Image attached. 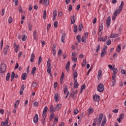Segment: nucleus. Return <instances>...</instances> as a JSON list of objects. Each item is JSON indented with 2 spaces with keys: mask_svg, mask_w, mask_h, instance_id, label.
<instances>
[{
  "mask_svg": "<svg viewBox=\"0 0 126 126\" xmlns=\"http://www.w3.org/2000/svg\"><path fill=\"white\" fill-rule=\"evenodd\" d=\"M103 116L104 115L103 114V113H100L98 118L96 117L95 119H94V122L93 124V126H96V124H97V126L100 125V124H101V122H102Z\"/></svg>",
  "mask_w": 126,
  "mask_h": 126,
  "instance_id": "obj_1",
  "label": "nucleus"
},
{
  "mask_svg": "<svg viewBox=\"0 0 126 126\" xmlns=\"http://www.w3.org/2000/svg\"><path fill=\"white\" fill-rule=\"evenodd\" d=\"M124 3H125L124 2V1H121V4L120 6L119 7V9L116 10L114 13V16H117L118 14L121 13V12L122 11V10H123V8L124 7Z\"/></svg>",
  "mask_w": 126,
  "mask_h": 126,
  "instance_id": "obj_2",
  "label": "nucleus"
},
{
  "mask_svg": "<svg viewBox=\"0 0 126 126\" xmlns=\"http://www.w3.org/2000/svg\"><path fill=\"white\" fill-rule=\"evenodd\" d=\"M6 71V64L1 63L0 65V73H4Z\"/></svg>",
  "mask_w": 126,
  "mask_h": 126,
  "instance_id": "obj_3",
  "label": "nucleus"
},
{
  "mask_svg": "<svg viewBox=\"0 0 126 126\" xmlns=\"http://www.w3.org/2000/svg\"><path fill=\"white\" fill-rule=\"evenodd\" d=\"M47 66L48 67L47 72L50 73L52 71V65H51V59H49L47 61Z\"/></svg>",
  "mask_w": 126,
  "mask_h": 126,
  "instance_id": "obj_4",
  "label": "nucleus"
},
{
  "mask_svg": "<svg viewBox=\"0 0 126 126\" xmlns=\"http://www.w3.org/2000/svg\"><path fill=\"white\" fill-rule=\"evenodd\" d=\"M97 91L98 92H103L104 91V85L100 83L97 87Z\"/></svg>",
  "mask_w": 126,
  "mask_h": 126,
  "instance_id": "obj_5",
  "label": "nucleus"
},
{
  "mask_svg": "<svg viewBox=\"0 0 126 126\" xmlns=\"http://www.w3.org/2000/svg\"><path fill=\"white\" fill-rule=\"evenodd\" d=\"M98 41L100 42H106V39L103 38V36H102V32H98Z\"/></svg>",
  "mask_w": 126,
  "mask_h": 126,
  "instance_id": "obj_6",
  "label": "nucleus"
},
{
  "mask_svg": "<svg viewBox=\"0 0 126 126\" xmlns=\"http://www.w3.org/2000/svg\"><path fill=\"white\" fill-rule=\"evenodd\" d=\"M106 25L107 28H109V25L111 24V16H108L106 19Z\"/></svg>",
  "mask_w": 126,
  "mask_h": 126,
  "instance_id": "obj_7",
  "label": "nucleus"
},
{
  "mask_svg": "<svg viewBox=\"0 0 126 126\" xmlns=\"http://www.w3.org/2000/svg\"><path fill=\"white\" fill-rule=\"evenodd\" d=\"M14 77H15V78H17L18 77V75H15V73H14V71H13L11 76V81H13Z\"/></svg>",
  "mask_w": 126,
  "mask_h": 126,
  "instance_id": "obj_8",
  "label": "nucleus"
},
{
  "mask_svg": "<svg viewBox=\"0 0 126 126\" xmlns=\"http://www.w3.org/2000/svg\"><path fill=\"white\" fill-rule=\"evenodd\" d=\"M57 15H58V11H57V10H55L53 11V21H55L56 20V19H57Z\"/></svg>",
  "mask_w": 126,
  "mask_h": 126,
  "instance_id": "obj_9",
  "label": "nucleus"
},
{
  "mask_svg": "<svg viewBox=\"0 0 126 126\" xmlns=\"http://www.w3.org/2000/svg\"><path fill=\"white\" fill-rule=\"evenodd\" d=\"M124 117H125V114L124 113H122L120 115L119 118L117 119V121L118 123H121V121H123L124 119Z\"/></svg>",
  "mask_w": 126,
  "mask_h": 126,
  "instance_id": "obj_10",
  "label": "nucleus"
},
{
  "mask_svg": "<svg viewBox=\"0 0 126 126\" xmlns=\"http://www.w3.org/2000/svg\"><path fill=\"white\" fill-rule=\"evenodd\" d=\"M93 100L94 101H96L97 102H99V101H100V96L97 94L94 95Z\"/></svg>",
  "mask_w": 126,
  "mask_h": 126,
  "instance_id": "obj_11",
  "label": "nucleus"
},
{
  "mask_svg": "<svg viewBox=\"0 0 126 126\" xmlns=\"http://www.w3.org/2000/svg\"><path fill=\"white\" fill-rule=\"evenodd\" d=\"M38 121H39V116H38V114H35L33 118V122L34 124H37Z\"/></svg>",
  "mask_w": 126,
  "mask_h": 126,
  "instance_id": "obj_12",
  "label": "nucleus"
},
{
  "mask_svg": "<svg viewBox=\"0 0 126 126\" xmlns=\"http://www.w3.org/2000/svg\"><path fill=\"white\" fill-rule=\"evenodd\" d=\"M69 66H70V62L68 61L67 63L65 65V67L67 72L69 71Z\"/></svg>",
  "mask_w": 126,
  "mask_h": 126,
  "instance_id": "obj_13",
  "label": "nucleus"
},
{
  "mask_svg": "<svg viewBox=\"0 0 126 126\" xmlns=\"http://www.w3.org/2000/svg\"><path fill=\"white\" fill-rule=\"evenodd\" d=\"M56 44H53L52 47V52L54 56H56L57 55V51H56Z\"/></svg>",
  "mask_w": 126,
  "mask_h": 126,
  "instance_id": "obj_14",
  "label": "nucleus"
},
{
  "mask_svg": "<svg viewBox=\"0 0 126 126\" xmlns=\"http://www.w3.org/2000/svg\"><path fill=\"white\" fill-rule=\"evenodd\" d=\"M54 99L55 102H59L60 99H59V94L56 93L54 95Z\"/></svg>",
  "mask_w": 126,
  "mask_h": 126,
  "instance_id": "obj_15",
  "label": "nucleus"
},
{
  "mask_svg": "<svg viewBox=\"0 0 126 126\" xmlns=\"http://www.w3.org/2000/svg\"><path fill=\"white\" fill-rule=\"evenodd\" d=\"M117 37H119L118 34H117L116 33H112L110 35V38H117Z\"/></svg>",
  "mask_w": 126,
  "mask_h": 126,
  "instance_id": "obj_16",
  "label": "nucleus"
},
{
  "mask_svg": "<svg viewBox=\"0 0 126 126\" xmlns=\"http://www.w3.org/2000/svg\"><path fill=\"white\" fill-rule=\"evenodd\" d=\"M55 111H59L62 108V104H58L54 107Z\"/></svg>",
  "mask_w": 126,
  "mask_h": 126,
  "instance_id": "obj_17",
  "label": "nucleus"
},
{
  "mask_svg": "<svg viewBox=\"0 0 126 126\" xmlns=\"http://www.w3.org/2000/svg\"><path fill=\"white\" fill-rule=\"evenodd\" d=\"M47 112H48V107L45 106L44 108V109L43 111L42 117H45V115H46V114H47Z\"/></svg>",
  "mask_w": 126,
  "mask_h": 126,
  "instance_id": "obj_18",
  "label": "nucleus"
},
{
  "mask_svg": "<svg viewBox=\"0 0 126 126\" xmlns=\"http://www.w3.org/2000/svg\"><path fill=\"white\" fill-rule=\"evenodd\" d=\"M71 18V24H74L75 22V17H74V15H73V16H71L70 17Z\"/></svg>",
  "mask_w": 126,
  "mask_h": 126,
  "instance_id": "obj_19",
  "label": "nucleus"
},
{
  "mask_svg": "<svg viewBox=\"0 0 126 126\" xmlns=\"http://www.w3.org/2000/svg\"><path fill=\"white\" fill-rule=\"evenodd\" d=\"M64 39H65V33L63 32L62 33L61 41L62 43H64Z\"/></svg>",
  "mask_w": 126,
  "mask_h": 126,
  "instance_id": "obj_20",
  "label": "nucleus"
},
{
  "mask_svg": "<svg viewBox=\"0 0 126 126\" xmlns=\"http://www.w3.org/2000/svg\"><path fill=\"white\" fill-rule=\"evenodd\" d=\"M101 76H102V70H99L98 71V75H97L98 79H100Z\"/></svg>",
  "mask_w": 126,
  "mask_h": 126,
  "instance_id": "obj_21",
  "label": "nucleus"
},
{
  "mask_svg": "<svg viewBox=\"0 0 126 126\" xmlns=\"http://www.w3.org/2000/svg\"><path fill=\"white\" fill-rule=\"evenodd\" d=\"M74 87L75 88H78V86H79V84H78V82H77V79H75V81H74Z\"/></svg>",
  "mask_w": 126,
  "mask_h": 126,
  "instance_id": "obj_22",
  "label": "nucleus"
},
{
  "mask_svg": "<svg viewBox=\"0 0 126 126\" xmlns=\"http://www.w3.org/2000/svg\"><path fill=\"white\" fill-rule=\"evenodd\" d=\"M106 123H107V119L106 118H104L102 121L101 126H104L105 125H106Z\"/></svg>",
  "mask_w": 126,
  "mask_h": 126,
  "instance_id": "obj_23",
  "label": "nucleus"
},
{
  "mask_svg": "<svg viewBox=\"0 0 126 126\" xmlns=\"http://www.w3.org/2000/svg\"><path fill=\"white\" fill-rule=\"evenodd\" d=\"M50 112H51V113L56 112V110H55V107L54 108V105H51L50 106Z\"/></svg>",
  "mask_w": 126,
  "mask_h": 126,
  "instance_id": "obj_24",
  "label": "nucleus"
},
{
  "mask_svg": "<svg viewBox=\"0 0 126 126\" xmlns=\"http://www.w3.org/2000/svg\"><path fill=\"white\" fill-rule=\"evenodd\" d=\"M75 94V93H74V91H72V92L70 94V96L73 98H76V95Z\"/></svg>",
  "mask_w": 126,
  "mask_h": 126,
  "instance_id": "obj_25",
  "label": "nucleus"
},
{
  "mask_svg": "<svg viewBox=\"0 0 126 126\" xmlns=\"http://www.w3.org/2000/svg\"><path fill=\"white\" fill-rule=\"evenodd\" d=\"M33 38L35 41L38 40V35L37 34V32H35L33 33Z\"/></svg>",
  "mask_w": 126,
  "mask_h": 126,
  "instance_id": "obj_26",
  "label": "nucleus"
},
{
  "mask_svg": "<svg viewBox=\"0 0 126 126\" xmlns=\"http://www.w3.org/2000/svg\"><path fill=\"white\" fill-rule=\"evenodd\" d=\"M22 77L23 80H26V77H27V74L26 73H23Z\"/></svg>",
  "mask_w": 126,
  "mask_h": 126,
  "instance_id": "obj_27",
  "label": "nucleus"
},
{
  "mask_svg": "<svg viewBox=\"0 0 126 126\" xmlns=\"http://www.w3.org/2000/svg\"><path fill=\"white\" fill-rule=\"evenodd\" d=\"M76 39L77 40L78 43H80L81 41V37L80 36V35L78 34L76 37Z\"/></svg>",
  "mask_w": 126,
  "mask_h": 126,
  "instance_id": "obj_28",
  "label": "nucleus"
},
{
  "mask_svg": "<svg viewBox=\"0 0 126 126\" xmlns=\"http://www.w3.org/2000/svg\"><path fill=\"white\" fill-rule=\"evenodd\" d=\"M50 3V0H44V5L48 6Z\"/></svg>",
  "mask_w": 126,
  "mask_h": 126,
  "instance_id": "obj_29",
  "label": "nucleus"
},
{
  "mask_svg": "<svg viewBox=\"0 0 126 126\" xmlns=\"http://www.w3.org/2000/svg\"><path fill=\"white\" fill-rule=\"evenodd\" d=\"M27 39V35L26 34H24L22 36V41H26Z\"/></svg>",
  "mask_w": 126,
  "mask_h": 126,
  "instance_id": "obj_30",
  "label": "nucleus"
},
{
  "mask_svg": "<svg viewBox=\"0 0 126 126\" xmlns=\"http://www.w3.org/2000/svg\"><path fill=\"white\" fill-rule=\"evenodd\" d=\"M9 78H10V73H7L6 76V80L8 81L9 80Z\"/></svg>",
  "mask_w": 126,
  "mask_h": 126,
  "instance_id": "obj_31",
  "label": "nucleus"
},
{
  "mask_svg": "<svg viewBox=\"0 0 126 126\" xmlns=\"http://www.w3.org/2000/svg\"><path fill=\"white\" fill-rule=\"evenodd\" d=\"M117 81L116 80H113L112 82H111V83H110V85L111 86H112V87H114V86H115L116 85V82Z\"/></svg>",
  "mask_w": 126,
  "mask_h": 126,
  "instance_id": "obj_32",
  "label": "nucleus"
},
{
  "mask_svg": "<svg viewBox=\"0 0 126 126\" xmlns=\"http://www.w3.org/2000/svg\"><path fill=\"white\" fill-rule=\"evenodd\" d=\"M122 50V48H121L120 45H118L117 48L116 49V51L117 53H120L121 52V50Z\"/></svg>",
  "mask_w": 126,
  "mask_h": 126,
  "instance_id": "obj_33",
  "label": "nucleus"
},
{
  "mask_svg": "<svg viewBox=\"0 0 126 126\" xmlns=\"http://www.w3.org/2000/svg\"><path fill=\"white\" fill-rule=\"evenodd\" d=\"M47 18V13H46V10L43 11V19L45 20Z\"/></svg>",
  "mask_w": 126,
  "mask_h": 126,
  "instance_id": "obj_34",
  "label": "nucleus"
},
{
  "mask_svg": "<svg viewBox=\"0 0 126 126\" xmlns=\"http://www.w3.org/2000/svg\"><path fill=\"white\" fill-rule=\"evenodd\" d=\"M32 86L34 88H36V87H37V82H33L32 84Z\"/></svg>",
  "mask_w": 126,
  "mask_h": 126,
  "instance_id": "obj_35",
  "label": "nucleus"
},
{
  "mask_svg": "<svg viewBox=\"0 0 126 126\" xmlns=\"http://www.w3.org/2000/svg\"><path fill=\"white\" fill-rule=\"evenodd\" d=\"M82 29H83V25H82V24H80L78 27L79 31H82Z\"/></svg>",
  "mask_w": 126,
  "mask_h": 126,
  "instance_id": "obj_36",
  "label": "nucleus"
},
{
  "mask_svg": "<svg viewBox=\"0 0 126 126\" xmlns=\"http://www.w3.org/2000/svg\"><path fill=\"white\" fill-rule=\"evenodd\" d=\"M100 49H101V46H100V44H98L96 47V53H98V52L100 51Z\"/></svg>",
  "mask_w": 126,
  "mask_h": 126,
  "instance_id": "obj_37",
  "label": "nucleus"
},
{
  "mask_svg": "<svg viewBox=\"0 0 126 126\" xmlns=\"http://www.w3.org/2000/svg\"><path fill=\"white\" fill-rule=\"evenodd\" d=\"M104 27L103 26V23H102L101 25H99V32L102 31V30H103Z\"/></svg>",
  "mask_w": 126,
  "mask_h": 126,
  "instance_id": "obj_38",
  "label": "nucleus"
},
{
  "mask_svg": "<svg viewBox=\"0 0 126 126\" xmlns=\"http://www.w3.org/2000/svg\"><path fill=\"white\" fill-rule=\"evenodd\" d=\"M19 45H17L16 47H15V53H17L18 52V51L19 50Z\"/></svg>",
  "mask_w": 126,
  "mask_h": 126,
  "instance_id": "obj_39",
  "label": "nucleus"
},
{
  "mask_svg": "<svg viewBox=\"0 0 126 126\" xmlns=\"http://www.w3.org/2000/svg\"><path fill=\"white\" fill-rule=\"evenodd\" d=\"M72 62H73V63H77V58H76L75 57H72Z\"/></svg>",
  "mask_w": 126,
  "mask_h": 126,
  "instance_id": "obj_40",
  "label": "nucleus"
},
{
  "mask_svg": "<svg viewBox=\"0 0 126 126\" xmlns=\"http://www.w3.org/2000/svg\"><path fill=\"white\" fill-rule=\"evenodd\" d=\"M36 67H33L32 70V74H34L35 73V71H36Z\"/></svg>",
  "mask_w": 126,
  "mask_h": 126,
  "instance_id": "obj_41",
  "label": "nucleus"
},
{
  "mask_svg": "<svg viewBox=\"0 0 126 126\" xmlns=\"http://www.w3.org/2000/svg\"><path fill=\"white\" fill-rule=\"evenodd\" d=\"M54 117H55V114L52 113L50 115V118H49V120H52V119H54Z\"/></svg>",
  "mask_w": 126,
  "mask_h": 126,
  "instance_id": "obj_42",
  "label": "nucleus"
},
{
  "mask_svg": "<svg viewBox=\"0 0 126 126\" xmlns=\"http://www.w3.org/2000/svg\"><path fill=\"white\" fill-rule=\"evenodd\" d=\"M66 91H67V86H65L63 89L64 94H66Z\"/></svg>",
  "mask_w": 126,
  "mask_h": 126,
  "instance_id": "obj_43",
  "label": "nucleus"
},
{
  "mask_svg": "<svg viewBox=\"0 0 126 126\" xmlns=\"http://www.w3.org/2000/svg\"><path fill=\"white\" fill-rule=\"evenodd\" d=\"M105 55H107V53L105 52V51H102L100 54V56L102 58L104 57Z\"/></svg>",
  "mask_w": 126,
  "mask_h": 126,
  "instance_id": "obj_44",
  "label": "nucleus"
},
{
  "mask_svg": "<svg viewBox=\"0 0 126 126\" xmlns=\"http://www.w3.org/2000/svg\"><path fill=\"white\" fill-rule=\"evenodd\" d=\"M42 62V57L40 56L38 59V64L39 65L40 63H41V62Z\"/></svg>",
  "mask_w": 126,
  "mask_h": 126,
  "instance_id": "obj_45",
  "label": "nucleus"
},
{
  "mask_svg": "<svg viewBox=\"0 0 126 126\" xmlns=\"http://www.w3.org/2000/svg\"><path fill=\"white\" fill-rule=\"evenodd\" d=\"M77 30H78L77 26L75 25L74 26V29H73L74 32H77Z\"/></svg>",
  "mask_w": 126,
  "mask_h": 126,
  "instance_id": "obj_46",
  "label": "nucleus"
},
{
  "mask_svg": "<svg viewBox=\"0 0 126 126\" xmlns=\"http://www.w3.org/2000/svg\"><path fill=\"white\" fill-rule=\"evenodd\" d=\"M28 27L30 31H31V30H32V24L29 23L28 24Z\"/></svg>",
  "mask_w": 126,
  "mask_h": 126,
  "instance_id": "obj_47",
  "label": "nucleus"
},
{
  "mask_svg": "<svg viewBox=\"0 0 126 126\" xmlns=\"http://www.w3.org/2000/svg\"><path fill=\"white\" fill-rule=\"evenodd\" d=\"M102 52H104V53H107V46H105L103 48Z\"/></svg>",
  "mask_w": 126,
  "mask_h": 126,
  "instance_id": "obj_48",
  "label": "nucleus"
},
{
  "mask_svg": "<svg viewBox=\"0 0 126 126\" xmlns=\"http://www.w3.org/2000/svg\"><path fill=\"white\" fill-rule=\"evenodd\" d=\"M94 112V110H93V108L92 107H90L89 108V113L90 114H92Z\"/></svg>",
  "mask_w": 126,
  "mask_h": 126,
  "instance_id": "obj_49",
  "label": "nucleus"
},
{
  "mask_svg": "<svg viewBox=\"0 0 126 126\" xmlns=\"http://www.w3.org/2000/svg\"><path fill=\"white\" fill-rule=\"evenodd\" d=\"M86 65V59L83 60V63L82 64V66H85Z\"/></svg>",
  "mask_w": 126,
  "mask_h": 126,
  "instance_id": "obj_50",
  "label": "nucleus"
},
{
  "mask_svg": "<svg viewBox=\"0 0 126 126\" xmlns=\"http://www.w3.org/2000/svg\"><path fill=\"white\" fill-rule=\"evenodd\" d=\"M113 76H112V80H113V81H114V80H116V73H114L113 74Z\"/></svg>",
  "mask_w": 126,
  "mask_h": 126,
  "instance_id": "obj_51",
  "label": "nucleus"
},
{
  "mask_svg": "<svg viewBox=\"0 0 126 126\" xmlns=\"http://www.w3.org/2000/svg\"><path fill=\"white\" fill-rule=\"evenodd\" d=\"M13 19H12V17H10L8 19V22L9 23H11Z\"/></svg>",
  "mask_w": 126,
  "mask_h": 126,
  "instance_id": "obj_52",
  "label": "nucleus"
},
{
  "mask_svg": "<svg viewBox=\"0 0 126 126\" xmlns=\"http://www.w3.org/2000/svg\"><path fill=\"white\" fill-rule=\"evenodd\" d=\"M45 121H46V116H43V118H42V123L44 126V124H45Z\"/></svg>",
  "mask_w": 126,
  "mask_h": 126,
  "instance_id": "obj_53",
  "label": "nucleus"
},
{
  "mask_svg": "<svg viewBox=\"0 0 126 126\" xmlns=\"http://www.w3.org/2000/svg\"><path fill=\"white\" fill-rule=\"evenodd\" d=\"M54 26L55 28H57L58 27V21H55L54 23Z\"/></svg>",
  "mask_w": 126,
  "mask_h": 126,
  "instance_id": "obj_54",
  "label": "nucleus"
},
{
  "mask_svg": "<svg viewBox=\"0 0 126 126\" xmlns=\"http://www.w3.org/2000/svg\"><path fill=\"white\" fill-rule=\"evenodd\" d=\"M111 39H108L107 42H106V45H107L108 46H109V45H111Z\"/></svg>",
  "mask_w": 126,
  "mask_h": 126,
  "instance_id": "obj_55",
  "label": "nucleus"
},
{
  "mask_svg": "<svg viewBox=\"0 0 126 126\" xmlns=\"http://www.w3.org/2000/svg\"><path fill=\"white\" fill-rule=\"evenodd\" d=\"M86 87V86H85V84H84L83 85H82L81 87V89L82 90H85V88Z\"/></svg>",
  "mask_w": 126,
  "mask_h": 126,
  "instance_id": "obj_56",
  "label": "nucleus"
},
{
  "mask_svg": "<svg viewBox=\"0 0 126 126\" xmlns=\"http://www.w3.org/2000/svg\"><path fill=\"white\" fill-rule=\"evenodd\" d=\"M79 112V111H78V109H75L74 111V115H77V114H78Z\"/></svg>",
  "mask_w": 126,
  "mask_h": 126,
  "instance_id": "obj_57",
  "label": "nucleus"
},
{
  "mask_svg": "<svg viewBox=\"0 0 126 126\" xmlns=\"http://www.w3.org/2000/svg\"><path fill=\"white\" fill-rule=\"evenodd\" d=\"M62 53H63V51L62 50V49H60L58 51V55L61 56Z\"/></svg>",
  "mask_w": 126,
  "mask_h": 126,
  "instance_id": "obj_58",
  "label": "nucleus"
},
{
  "mask_svg": "<svg viewBox=\"0 0 126 126\" xmlns=\"http://www.w3.org/2000/svg\"><path fill=\"white\" fill-rule=\"evenodd\" d=\"M72 10V5H69L68 8V11H71Z\"/></svg>",
  "mask_w": 126,
  "mask_h": 126,
  "instance_id": "obj_59",
  "label": "nucleus"
},
{
  "mask_svg": "<svg viewBox=\"0 0 126 126\" xmlns=\"http://www.w3.org/2000/svg\"><path fill=\"white\" fill-rule=\"evenodd\" d=\"M57 87H58V82H56L54 84V88L56 89Z\"/></svg>",
  "mask_w": 126,
  "mask_h": 126,
  "instance_id": "obj_60",
  "label": "nucleus"
},
{
  "mask_svg": "<svg viewBox=\"0 0 126 126\" xmlns=\"http://www.w3.org/2000/svg\"><path fill=\"white\" fill-rule=\"evenodd\" d=\"M77 72H75L73 74V76L74 77V78H76V77H77Z\"/></svg>",
  "mask_w": 126,
  "mask_h": 126,
  "instance_id": "obj_61",
  "label": "nucleus"
},
{
  "mask_svg": "<svg viewBox=\"0 0 126 126\" xmlns=\"http://www.w3.org/2000/svg\"><path fill=\"white\" fill-rule=\"evenodd\" d=\"M0 113L1 115H3V114H4V110H3L2 109L0 110Z\"/></svg>",
  "mask_w": 126,
  "mask_h": 126,
  "instance_id": "obj_62",
  "label": "nucleus"
},
{
  "mask_svg": "<svg viewBox=\"0 0 126 126\" xmlns=\"http://www.w3.org/2000/svg\"><path fill=\"white\" fill-rule=\"evenodd\" d=\"M1 126H7L6 123H5V122H1Z\"/></svg>",
  "mask_w": 126,
  "mask_h": 126,
  "instance_id": "obj_63",
  "label": "nucleus"
},
{
  "mask_svg": "<svg viewBox=\"0 0 126 126\" xmlns=\"http://www.w3.org/2000/svg\"><path fill=\"white\" fill-rule=\"evenodd\" d=\"M85 39H86V38L84 36H83L82 37L81 41H82V43H84V41L85 40Z\"/></svg>",
  "mask_w": 126,
  "mask_h": 126,
  "instance_id": "obj_64",
  "label": "nucleus"
}]
</instances>
